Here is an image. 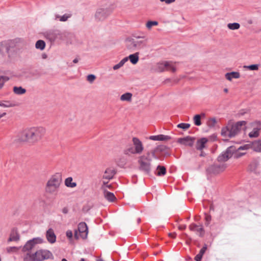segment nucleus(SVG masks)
Instances as JSON below:
<instances>
[{
  "label": "nucleus",
  "mask_w": 261,
  "mask_h": 261,
  "mask_svg": "<svg viewBox=\"0 0 261 261\" xmlns=\"http://www.w3.org/2000/svg\"><path fill=\"white\" fill-rule=\"evenodd\" d=\"M45 133L43 127H32L21 132L18 135V140L20 142L35 143L39 141Z\"/></svg>",
  "instance_id": "nucleus-1"
},
{
  "label": "nucleus",
  "mask_w": 261,
  "mask_h": 261,
  "mask_svg": "<svg viewBox=\"0 0 261 261\" xmlns=\"http://www.w3.org/2000/svg\"><path fill=\"white\" fill-rule=\"evenodd\" d=\"M246 123L245 121H240L236 123L229 122L227 126L221 129V135L224 138H231L237 135L242 127Z\"/></svg>",
  "instance_id": "nucleus-2"
},
{
  "label": "nucleus",
  "mask_w": 261,
  "mask_h": 261,
  "mask_svg": "<svg viewBox=\"0 0 261 261\" xmlns=\"http://www.w3.org/2000/svg\"><path fill=\"white\" fill-rule=\"evenodd\" d=\"M245 153H240L237 152V147L234 146H230L227 148L225 151L222 152L218 157L217 160L219 162H224L228 161L234 155V158H239Z\"/></svg>",
  "instance_id": "nucleus-3"
},
{
  "label": "nucleus",
  "mask_w": 261,
  "mask_h": 261,
  "mask_svg": "<svg viewBox=\"0 0 261 261\" xmlns=\"http://www.w3.org/2000/svg\"><path fill=\"white\" fill-rule=\"evenodd\" d=\"M62 181L61 176L59 174L53 175L46 184V192L53 194L57 191Z\"/></svg>",
  "instance_id": "nucleus-4"
},
{
  "label": "nucleus",
  "mask_w": 261,
  "mask_h": 261,
  "mask_svg": "<svg viewBox=\"0 0 261 261\" xmlns=\"http://www.w3.org/2000/svg\"><path fill=\"white\" fill-rule=\"evenodd\" d=\"M151 161L149 153H147L146 155H143L140 156L138 160L140 165L139 169L146 174H149L151 172Z\"/></svg>",
  "instance_id": "nucleus-5"
},
{
  "label": "nucleus",
  "mask_w": 261,
  "mask_h": 261,
  "mask_svg": "<svg viewBox=\"0 0 261 261\" xmlns=\"http://www.w3.org/2000/svg\"><path fill=\"white\" fill-rule=\"evenodd\" d=\"M165 70L174 72L176 71V68L171 62L165 61L158 63L151 68L152 71L156 72H161Z\"/></svg>",
  "instance_id": "nucleus-6"
},
{
  "label": "nucleus",
  "mask_w": 261,
  "mask_h": 261,
  "mask_svg": "<svg viewBox=\"0 0 261 261\" xmlns=\"http://www.w3.org/2000/svg\"><path fill=\"white\" fill-rule=\"evenodd\" d=\"M126 46L128 49L132 50L140 49L146 46V42L144 40L138 41L134 39H127Z\"/></svg>",
  "instance_id": "nucleus-7"
},
{
  "label": "nucleus",
  "mask_w": 261,
  "mask_h": 261,
  "mask_svg": "<svg viewBox=\"0 0 261 261\" xmlns=\"http://www.w3.org/2000/svg\"><path fill=\"white\" fill-rule=\"evenodd\" d=\"M34 256L36 261H43L48 259H53L54 256L52 253L48 250L40 249L37 250Z\"/></svg>",
  "instance_id": "nucleus-8"
},
{
  "label": "nucleus",
  "mask_w": 261,
  "mask_h": 261,
  "mask_svg": "<svg viewBox=\"0 0 261 261\" xmlns=\"http://www.w3.org/2000/svg\"><path fill=\"white\" fill-rule=\"evenodd\" d=\"M112 12L110 8H99L96 11L95 17L98 21H103L106 19Z\"/></svg>",
  "instance_id": "nucleus-9"
},
{
  "label": "nucleus",
  "mask_w": 261,
  "mask_h": 261,
  "mask_svg": "<svg viewBox=\"0 0 261 261\" xmlns=\"http://www.w3.org/2000/svg\"><path fill=\"white\" fill-rule=\"evenodd\" d=\"M226 168L225 164H213L210 166L206 170L208 174H217L223 171Z\"/></svg>",
  "instance_id": "nucleus-10"
},
{
  "label": "nucleus",
  "mask_w": 261,
  "mask_h": 261,
  "mask_svg": "<svg viewBox=\"0 0 261 261\" xmlns=\"http://www.w3.org/2000/svg\"><path fill=\"white\" fill-rule=\"evenodd\" d=\"M43 240L39 237L33 238L27 241L24 245L22 250L23 251H30L34 248L36 245L41 244Z\"/></svg>",
  "instance_id": "nucleus-11"
},
{
  "label": "nucleus",
  "mask_w": 261,
  "mask_h": 261,
  "mask_svg": "<svg viewBox=\"0 0 261 261\" xmlns=\"http://www.w3.org/2000/svg\"><path fill=\"white\" fill-rule=\"evenodd\" d=\"M77 230L83 239H86L88 233V228L85 222H81L78 225Z\"/></svg>",
  "instance_id": "nucleus-12"
},
{
  "label": "nucleus",
  "mask_w": 261,
  "mask_h": 261,
  "mask_svg": "<svg viewBox=\"0 0 261 261\" xmlns=\"http://www.w3.org/2000/svg\"><path fill=\"white\" fill-rule=\"evenodd\" d=\"M132 140L136 152L137 154H141L144 149L142 142L136 137H134Z\"/></svg>",
  "instance_id": "nucleus-13"
},
{
  "label": "nucleus",
  "mask_w": 261,
  "mask_h": 261,
  "mask_svg": "<svg viewBox=\"0 0 261 261\" xmlns=\"http://www.w3.org/2000/svg\"><path fill=\"white\" fill-rule=\"evenodd\" d=\"M189 229L191 231L196 232L201 237L204 236V230L201 225L198 226L195 223H192L189 226Z\"/></svg>",
  "instance_id": "nucleus-14"
},
{
  "label": "nucleus",
  "mask_w": 261,
  "mask_h": 261,
  "mask_svg": "<svg viewBox=\"0 0 261 261\" xmlns=\"http://www.w3.org/2000/svg\"><path fill=\"white\" fill-rule=\"evenodd\" d=\"M46 237L47 241L51 244L56 241V236L52 228L48 229L46 233Z\"/></svg>",
  "instance_id": "nucleus-15"
},
{
  "label": "nucleus",
  "mask_w": 261,
  "mask_h": 261,
  "mask_svg": "<svg viewBox=\"0 0 261 261\" xmlns=\"http://www.w3.org/2000/svg\"><path fill=\"white\" fill-rule=\"evenodd\" d=\"M115 174L116 171L115 170L111 168H107L105 171L102 178L103 179L110 180L113 178Z\"/></svg>",
  "instance_id": "nucleus-16"
},
{
  "label": "nucleus",
  "mask_w": 261,
  "mask_h": 261,
  "mask_svg": "<svg viewBox=\"0 0 261 261\" xmlns=\"http://www.w3.org/2000/svg\"><path fill=\"white\" fill-rule=\"evenodd\" d=\"M149 139L153 141H166L171 139V137L168 135H159L155 136H150Z\"/></svg>",
  "instance_id": "nucleus-17"
},
{
  "label": "nucleus",
  "mask_w": 261,
  "mask_h": 261,
  "mask_svg": "<svg viewBox=\"0 0 261 261\" xmlns=\"http://www.w3.org/2000/svg\"><path fill=\"white\" fill-rule=\"evenodd\" d=\"M44 37L50 42H54L56 38L57 34L54 31H48L44 33Z\"/></svg>",
  "instance_id": "nucleus-18"
},
{
  "label": "nucleus",
  "mask_w": 261,
  "mask_h": 261,
  "mask_svg": "<svg viewBox=\"0 0 261 261\" xmlns=\"http://www.w3.org/2000/svg\"><path fill=\"white\" fill-rule=\"evenodd\" d=\"M208 141L206 138H202L197 141L196 148L197 150H202L204 147L205 145Z\"/></svg>",
  "instance_id": "nucleus-19"
},
{
  "label": "nucleus",
  "mask_w": 261,
  "mask_h": 261,
  "mask_svg": "<svg viewBox=\"0 0 261 261\" xmlns=\"http://www.w3.org/2000/svg\"><path fill=\"white\" fill-rule=\"evenodd\" d=\"M180 142L181 143H182L183 144L190 147H192L193 145L194 142V139L193 138L190 137L180 139Z\"/></svg>",
  "instance_id": "nucleus-20"
},
{
  "label": "nucleus",
  "mask_w": 261,
  "mask_h": 261,
  "mask_svg": "<svg viewBox=\"0 0 261 261\" xmlns=\"http://www.w3.org/2000/svg\"><path fill=\"white\" fill-rule=\"evenodd\" d=\"M251 147L255 151L261 152V140L253 141Z\"/></svg>",
  "instance_id": "nucleus-21"
},
{
  "label": "nucleus",
  "mask_w": 261,
  "mask_h": 261,
  "mask_svg": "<svg viewBox=\"0 0 261 261\" xmlns=\"http://www.w3.org/2000/svg\"><path fill=\"white\" fill-rule=\"evenodd\" d=\"M19 239V235L14 228L12 230L8 242L17 241Z\"/></svg>",
  "instance_id": "nucleus-22"
},
{
  "label": "nucleus",
  "mask_w": 261,
  "mask_h": 261,
  "mask_svg": "<svg viewBox=\"0 0 261 261\" xmlns=\"http://www.w3.org/2000/svg\"><path fill=\"white\" fill-rule=\"evenodd\" d=\"M240 77V73L238 72L232 71L226 73L225 77L227 80L231 81L233 78L238 79Z\"/></svg>",
  "instance_id": "nucleus-23"
},
{
  "label": "nucleus",
  "mask_w": 261,
  "mask_h": 261,
  "mask_svg": "<svg viewBox=\"0 0 261 261\" xmlns=\"http://www.w3.org/2000/svg\"><path fill=\"white\" fill-rule=\"evenodd\" d=\"M128 58L133 64H136L139 61V53L131 54L128 56Z\"/></svg>",
  "instance_id": "nucleus-24"
},
{
  "label": "nucleus",
  "mask_w": 261,
  "mask_h": 261,
  "mask_svg": "<svg viewBox=\"0 0 261 261\" xmlns=\"http://www.w3.org/2000/svg\"><path fill=\"white\" fill-rule=\"evenodd\" d=\"M72 178L69 177L65 180V185L66 187L69 188H74L76 186L77 184L75 182H72Z\"/></svg>",
  "instance_id": "nucleus-25"
},
{
  "label": "nucleus",
  "mask_w": 261,
  "mask_h": 261,
  "mask_svg": "<svg viewBox=\"0 0 261 261\" xmlns=\"http://www.w3.org/2000/svg\"><path fill=\"white\" fill-rule=\"evenodd\" d=\"M16 105L9 100L0 101V107L3 108H11L15 107Z\"/></svg>",
  "instance_id": "nucleus-26"
},
{
  "label": "nucleus",
  "mask_w": 261,
  "mask_h": 261,
  "mask_svg": "<svg viewBox=\"0 0 261 261\" xmlns=\"http://www.w3.org/2000/svg\"><path fill=\"white\" fill-rule=\"evenodd\" d=\"M105 197L106 198V199H107V200L110 202L114 201L116 199L114 194L113 193L109 191L105 192Z\"/></svg>",
  "instance_id": "nucleus-27"
},
{
  "label": "nucleus",
  "mask_w": 261,
  "mask_h": 261,
  "mask_svg": "<svg viewBox=\"0 0 261 261\" xmlns=\"http://www.w3.org/2000/svg\"><path fill=\"white\" fill-rule=\"evenodd\" d=\"M13 92L18 95H21L24 94L26 92V90L22 87H13Z\"/></svg>",
  "instance_id": "nucleus-28"
},
{
  "label": "nucleus",
  "mask_w": 261,
  "mask_h": 261,
  "mask_svg": "<svg viewBox=\"0 0 261 261\" xmlns=\"http://www.w3.org/2000/svg\"><path fill=\"white\" fill-rule=\"evenodd\" d=\"M168 148L165 145H159L156 147V150L158 152L164 153L165 155H169V153L167 152Z\"/></svg>",
  "instance_id": "nucleus-29"
},
{
  "label": "nucleus",
  "mask_w": 261,
  "mask_h": 261,
  "mask_svg": "<svg viewBox=\"0 0 261 261\" xmlns=\"http://www.w3.org/2000/svg\"><path fill=\"white\" fill-rule=\"evenodd\" d=\"M156 170H158L156 173L158 176L164 175L166 173V169L164 166L158 165L156 168Z\"/></svg>",
  "instance_id": "nucleus-30"
},
{
  "label": "nucleus",
  "mask_w": 261,
  "mask_h": 261,
  "mask_svg": "<svg viewBox=\"0 0 261 261\" xmlns=\"http://www.w3.org/2000/svg\"><path fill=\"white\" fill-rule=\"evenodd\" d=\"M35 47L37 49L42 50L45 48V42L42 40H39L36 42Z\"/></svg>",
  "instance_id": "nucleus-31"
},
{
  "label": "nucleus",
  "mask_w": 261,
  "mask_h": 261,
  "mask_svg": "<svg viewBox=\"0 0 261 261\" xmlns=\"http://www.w3.org/2000/svg\"><path fill=\"white\" fill-rule=\"evenodd\" d=\"M132 94L129 92L125 93L122 94L120 97L122 101H130L132 100Z\"/></svg>",
  "instance_id": "nucleus-32"
},
{
  "label": "nucleus",
  "mask_w": 261,
  "mask_h": 261,
  "mask_svg": "<svg viewBox=\"0 0 261 261\" xmlns=\"http://www.w3.org/2000/svg\"><path fill=\"white\" fill-rule=\"evenodd\" d=\"M9 46L0 43V57H3L5 53H8Z\"/></svg>",
  "instance_id": "nucleus-33"
},
{
  "label": "nucleus",
  "mask_w": 261,
  "mask_h": 261,
  "mask_svg": "<svg viewBox=\"0 0 261 261\" xmlns=\"http://www.w3.org/2000/svg\"><path fill=\"white\" fill-rule=\"evenodd\" d=\"M124 153L125 154H126V155H128L130 153L137 154V153L136 152L134 147H133L132 145L128 146L125 150H124Z\"/></svg>",
  "instance_id": "nucleus-34"
},
{
  "label": "nucleus",
  "mask_w": 261,
  "mask_h": 261,
  "mask_svg": "<svg viewBox=\"0 0 261 261\" xmlns=\"http://www.w3.org/2000/svg\"><path fill=\"white\" fill-rule=\"evenodd\" d=\"M259 128L256 127L249 133V136L250 138H256L259 136Z\"/></svg>",
  "instance_id": "nucleus-35"
},
{
  "label": "nucleus",
  "mask_w": 261,
  "mask_h": 261,
  "mask_svg": "<svg viewBox=\"0 0 261 261\" xmlns=\"http://www.w3.org/2000/svg\"><path fill=\"white\" fill-rule=\"evenodd\" d=\"M227 27L229 29L231 30H238L240 28V25L239 23L233 22L229 23L227 24Z\"/></svg>",
  "instance_id": "nucleus-36"
},
{
  "label": "nucleus",
  "mask_w": 261,
  "mask_h": 261,
  "mask_svg": "<svg viewBox=\"0 0 261 261\" xmlns=\"http://www.w3.org/2000/svg\"><path fill=\"white\" fill-rule=\"evenodd\" d=\"M193 120L195 125L197 126H200L201 125V115L198 114L195 115L193 118Z\"/></svg>",
  "instance_id": "nucleus-37"
},
{
  "label": "nucleus",
  "mask_w": 261,
  "mask_h": 261,
  "mask_svg": "<svg viewBox=\"0 0 261 261\" xmlns=\"http://www.w3.org/2000/svg\"><path fill=\"white\" fill-rule=\"evenodd\" d=\"M23 261H36L34 253L32 254L27 253L23 258Z\"/></svg>",
  "instance_id": "nucleus-38"
},
{
  "label": "nucleus",
  "mask_w": 261,
  "mask_h": 261,
  "mask_svg": "<svg viewBox=\"0 0 261 261\" xmlns=\"http://www.w3.org/2000/svg\"><path fill=\"white\" fill-rule=\"evenodd\" d=\"M9 80V77L7 76H0V89H2L5 82Z\"/></svg>",
  "instance_id": "nucleus-39"
},
{
  "label": "nucleus",
  "mask_w": 261,
  "mask_h": 261,
  "mask_svg": "<svg viewBox=\"0 0 261 261\" xmlns=\"http://www.w3.org/2000/svg\"><path fill=\"white\" fill-rule=\"evenodd\" d=\"M244 67L250 70H257L258 69V65L252 64L248 66H244Z\"/></svg>",
  "instance_id": "nucleus-40"
},
{
  "label": "nucleus",
  "mask_w": 261,
  "mask_h": 261,
  "mask_svg": "<svg viewBox=\"0 0 261 261\" xmlns=\"http://www.w3.org/2000/svg\"><path fill=\"white\" fill-rule=\"evenodd\" d=\"M177 126L178 128H182L184 130H186L190 127V124L186 123H181L178 124Z\"/></svg>",
  "instance_id": "nucleus-41"
},
{
  "label": "nucleus",
  "mask_w": 261,
  "mask_h": 261,
  "mask_svg": "<svg viewBox=\"0 0 261 261\" xmlns=\"http://www.w3.org/2000/svg\"><path fill=\"white\" fill-rule=\"evenodd\" d=\"M158 24V22L156 21H148L146 23V27L150 29L152 26H155Z\"/></svg>",
  "instance_id": "nucleus-42"
},
{
  "label": "nucleus",
  "mask_w": 261,
  "mask_h": 261,
  "mask_svg": "<svg viewBox=\"0 0 261 261\" xmlns=\"http://www.w3.org/2000/svg\"><path fill=\"white\" fill-rule=\"evenodd\" d=\"M217 121L215 118H211L208 121V125L210 127H213L216 123Z\"/></svg>",
  "instance_id": "nucleus-43"
},
{
  "label": "nucleus",
  "mask_w": 261,
  "mask_h": 261,
  "mask_svg": "<svg viewBox=\"0 0 261 261\" xmlns=\"http://www.w3.org/2000/svg\"><path fill=\"white\" fill-rule=\"evenodd\" d=\"M71 15L70 14H65L63 16H61V18L60 19V21H66L67 19L70 18Z\"/></svg>",
  "instance_id": "nucleus-44"
},
{
  "label": "nucleus",
  "mask_w": 261,
  "mask_h": 261,
  "mask_svg": "<svg viewBox=\"0 0 261 261\" xmlns=\"http://www.w3.org/2000/svg\"><path fill=\"white\" fill-rule=\"evenodd\" d=\"M212 220V217L211 215L205 214V225L208 226Z\"/></svg>",
  "instance_id": "nucleus-45"
},
{
  "label": "nucleus",
  "mask_w": 261,
  "mask_h": 261,
  "mask_svg": "<svg viewBox=\"0 0 261 261\" xmlns=\"http://www.w3.org/2000/svg\"><path fill=\"white\" fill-rule=\"evenodd\" d=\"M96 79V76L94 74H89L87 77V80L90 83H92Z\"/></svg>",
  "instance_id": "nucleus-46"
},
{
  "label": "nucleus",
  "mask_w": 261,
  "mask_h": 261,
  "mask_svg": "<svg viewBox=\"0 0 261 261\" xmlns=\"http://www.w3.org/2000/svg\"><path fill=\"white\" fill-rule=\"evenodd\" d=\"M66 237L69 239L71 240L73 237V233L71 230H68L66 232Z\"/></svg>",
  "instance_id": "nucleus-47"
},
{
  "label": "nucleus",
  "mask_w": 261,
  "mask_h": 261,
  "mask_svg": "<svg viewBox=\"0 0 261 261\" xmlns=\"http://www.w3.org/2000/svg\"><path fill=\"white\" fill-rule=\"evenodd\" d=\"M207 249V245L204 244L203 247L200 249L199 252L198 253L199 254H201L202 256L205 252L206 250Z\"/></svg>",
  "instance_id": "nucleus-48"
},
{
  "label": "nucleus",
  "mask_w": 261,
  "mask_h": 261,
  "mask_svg": "<svg viewBox=\"0 0 261 261\" xmlns=\"http://www.w3.org/2000/svg\"><path fill=\"white\" fill-rule=\"evenodd\" d=\"M123 66V64H122V62L121 63L120 61L119 63H118L117 64L113 66V68L114 70H117V69H119L120 68H121Z\"/></svg>",
  "instance_id": "nucleus-49"
},
{
  "label": "nucleus",
  "mask_w": 261,
  "mask_h": 261,
  "mask_svg": "<svg viewBox=\"0 0 261 261\" xmlns=\"http://www.w3.org/2000/svg\"><path fill=\"white\" fill-rule=\"evenodd\" d=\"M249 148V145L246 144L244 146H241L238 148H237V151L240 150H247Z\"/></svg>",
  "instance_id": "nucleus-50"
},
{
  "label": "nucleus",
  "mask_w": 261,
  "mask_h": 261,
  "mask_svg": "<svg viewBox=\"0 0 261 261\" xmlns=\"http://www.w3.org/2000/svg\"><path fill=\"white\" fill-rule=\"evenodd\" d=\"M202 257V256L198 253L195 256V260L196 261H201Z\"/></svg>",
  "instance_id": "nucleus-51"
},
{
  "label": "nucleus",
  "mask_w": 261,
  "mask_h": 261,
  "mask_svg": "<svg viewBox=\"0 0 261 261\" xmlns=\"http://www.w3.org/2000/svg\"><path fill=\"white\" fill-rule=\"evenodd\" d=\"M161 2H165L166 4H170L175 2V0H160Z\"/></svg>",
  "instance_id": "nucleus-52"
},
{
  "label": "nucleus",
  "mask_w": 261,
  "mask_h": 261,
  "mask_svg": "<svg viewBox=\"0 0 261 261\" xmlns=\"http://www.w3.org/2000/svg\"><path fill=\"white\" fill-rule=\"evenodd\" d=\"M158 152L157 150H156V148H155L154 149L151 150L150 152H148L147 153H149V155L151 154L152 156H154L155 154V152Z\"/></svg>",
  "instance_id": "nucleus-53"
},
{
  "label": "nucleus",
  "mask_w": 261,
  "mask_h": 261,
  "mask_svg": "<svg viewBox=\"0 0 261 261\" xmlns=\"http://www.w3.org/2000/svg\"><path fill=\"white\" fill-rule=\"evenodd\" d=\"M79 231L77 229H75V231H74V238L76 239V240H78L79 239Z\"/></svg>",
  "instance_id": "nucleus-54"
},
{
  "label": "nucleus",
  "mask_w": 261,
  "mask_h": 261,
  "mask_svg": "<svg viewBox=\"0 0 261 261\" xmlns=\"http://www.w3.org/2000/svg\"><path fill=\"white\" fill-rule=\"evenodd\" d=\"M128 59H129L128 57L124 58L122 60L120 61V62L124 65L125 63L128 61Z\"/></svg>",
  "instance_id": "nucleus-55"
},
{
  "label": "nucleus",
  "mask_w": 261,
  "mask_h": 261,
  "mask_svg": "<svg viewBox=\"0 0 261 261\" xmlns=\"http://www.w3.org/2000/svg\"><path fill=\"white\" fill-rule=\"evenodd\" d=\"M186 225H180L178 226L179 229L182 230L186 228Z\"/></svg>",
  "instance_id": "nucleus-56"
},
{
  "label": "nucleus",
  "mask_w": 261,
  "mask_h": 261,
  "mask_svg": "<svg viewBox=\"0 0 261 261\" xmlns=\"http://www.w3.org/2000/svg\"><path fill=\"white\" fill-rule=\"evenodd\" d=\"M62 212L63 213L66 214L68 213V208L67 207H64L62 209Z\"/></svg>",
  "instance_id": "nucleus-57"
},
{
  "label": "nucleus",
  "mask_w": 261,
  "mask_h": 261,
  "mask_svg": "<svg viewBox=\"0 0 261 261\" xmlns=\"http://www.w3.org/2000/svg\"><path fill=\"white\" fill-rule=\"evenodd\" d=\"M61 16H60V15H59V14H56V15H55V20H57V19H60L61 18Z\"/></svg>",
  "instance_id": "nucleus-58"
},
{
  "label": "nucleus",
  "mask_w": 261,
  "mask_h": 261,
  "mask_svg": "<svg viewBox=\"0 0 261 261\" xmlns=\"http://www.w3.org/2000/svg\"><path fill=\"white\" fill-rule=\"evenodd\" d=\"M47 55L46 54L44 53V54H42V59H45L47 58Z\"/></svg>",
  "instance_id": "nucleus-59"
},
{
  "label": "nucleus",
  "mask_w": 261,
  "mask_h": 261,
  "mask_svg": "<svg viewBox=\"0 0 261 261\" xmlns=\"http://www.w3.org/2000/svg\"><path fill=\"white\" fill-rule=\"evenodd\" d=\"M6 115V113L4 112L2 114L0 113V119Z\"/></svg>",
  "instance_id": "nucleus-60"
},
{
  "label": "nucleus",
  "mask_w": 261,
  "mask_h": 261,
  "mask_svg": "<svg viewBox=\"0 0 261 261\" xmlns=\"http://www.w3.org/2000/svg\"><path fill=\"white\" fill-rule=\"evenodd\" d=\"M78 62H79V59L77 58H75L73 60V63H77Z\"/></svg>",
  "instance_id": "nucleus-61"
},
{
  "label": "nucleus",
  "mask_w": 261,
  "mask_h": 261,
  "mask_svg": "<svg viewBox=\"0 0 261 261\" xmlns=\"http://www.w3.org/2000/svg\"><path fill=\"white\" fill-rule=\"evenodd\" d=\"M16 248L15 247H10L8 249V251L9 252L10 250H11V249H15Z\"/></svg>",
  "instance_id": "nucleus-62"
},
{
  "label": "nucleus",
  "mask_w": 261,
  "mask_h": 261,
  "mask_svg": "<svg viewBox=\"0 0 261 261\" xmlns=\"http://www.w3.org/2000/svg\"><path fill=\"white\" fill-rule=\"evenodd\" d=\"M200 115H201V117L204 118V117H205V114H204V113H201V114H200Z\"/></svg>",
  "instance_id": "nucleus-63"
},
{
  "label": "nucleus",
  "mask_w": 261,
  "mask_h": 261,
  "mask_svg": "<svg viewBox=\"0 0 261 261\" xmlns=\"http://www.w3.org/2000/svg\"><path fill=\"white\" fill-rule=\"evenodd\" d=\"M204 155H205V153L203 152H201L200 154V156H204Z\"/></svg>",
  "instance_id": "nucleus-64"
}]
</instances>
